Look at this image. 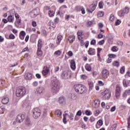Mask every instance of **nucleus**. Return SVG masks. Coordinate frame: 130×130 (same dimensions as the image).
<instances>
[{
    "instance_id": "obj_1",
    "label": "nucleus",
    "mask_w": 130,
    "mask_h": 130,
    "mask_svg": "<svg viewBox=\"0 0 130 130\" xmlns=\"http://www.w3.org/2000/svg\"><path fill=\"white\" fill-rule=\"evenodd\" d=\"M50 86L52 88L51 92L53 94H56L59 91V83L56 78H54L51 80Z\"/></svg>"
},
{
    "instance_id": "obj_2",
    "label": "nucleus",
    "mask_w": 130,
    "mask_h": 130,
    "mask_svg": "<svg viewBox=\"0 0 130 130\" xmlns=\"http://www.w3.org/2000/svg\"><path fill=\"white\" fill-rule=\"evenodd\" d=\"M74 88L76 92L78 94H83V93H86V91H87L86 89V86L82 84L75 85Z\"/></svg>"
},
{
    "instance_id": "obj_3",
    "label": "nucleus",
    "mask_w": 130,
    "mask_h": 130,
    "mask_svg": "<svg viewBox=\"0 0 130 130\" xmlns=\"http://www.w3.org/2000/svg\"><path fill=\"white\" fill-rule=\"evenodd\" d=\"M26 94V88L24 86H19L16 90V95L17 97H23Z\"/></svg>"
},
{
    "instance_id": "obj_4",
    "label": "nucleus",
    "mask_w": 130,
    "mask_h": 130,
    "mask_svg": "<svg viewBox=\"0 0 130 130\" xmlns=\"http://www.w3.org/2000/svg\"><path fill=\"white\" fill-rule=\"evenodd\" d=\"M102 98L103 100H108L111 96V92L109 90H105L102 93Z\"/></svg>"
},
{
    "instance_id": "obj_5",
    "label": "nucleus",
    "mask_w": 130,
    "mask_h": 130,
    "mask_svg": "<svg viewBox=\"0 0 130 130\" xmlns=\"http://www.w3.org/2000/svg\"><path fill=\"white\" fill-rule=\"evenodd\" d=\"M70 77L71 72L68 70L63 71L61 74V78L63 80H67V79H69Z\"/></svg>"
},
{
    "instance_id": "obj_6",
    "label": "nucleus",
    "mask_w": 130,
    "mask_h": 130,
    "mask_svg": "<svg viewBox=\"0 0 130 130\" xmlns=\"http://www.w3.org/2000/svg\"><path fill=\"white\" fill-rule=\"evenodd\" d=\"M41 115V111L38 108H36L33 110V117L37 119Z\"/></svg>"
},
{
    "instance_id": "obj_7",
    "label": "nucleus",
    "mask_w": 130,
    "mask_h": 130,
    "mask_svg": "<svg viewBox=\"0 0 130 130\" xmlns=\"http://www.w3.org/2000/svg\"><path fill=\"white\" fill-rule=\"evenodd\" d=\"M42 47V41H41V40H39L38 44V51H37V54L38 56H41L43 54L42 50H41Z\"/></svg>"
},
{
    "instance_id": "obj_8",
    "label": "nucleus",
    "mask_w": 130,
    "mask_h": 130,
    "mask_svg": "<svg viewBox=\"0 0 130 130\" xmlns=\"http://www.w3.org/2000/svg\"><path fill=\"white\" fill-rule=\"evenodd\" d=\"M50 69V65L48 64L46 66H45L43 69V71L42 72L43 76H47V75H48L49 73V72H50V70H49Z\"/></svg>"
},
{
    "instance_id": "obj_9",
    "label": "nucleus",
    "mask_w": 130,
    "mask_h": 130,
    "mask_svg": "<svg viewBox=\"0 0 130 130\" xmlns=\"http://www.w3.org/2000/svg\"><path fill=\"white\" fill-rule=\"evenodd\" d=\"M25 114L20 113L19 114L16 118L17 122L19 123H21V122H23V121L25 119Z\"/></svg>"
},
{
    "instance_id": "obj_10",
    "label": "nucleus",
    "mask_w": 130,
    "mask_h": 130,
    "mask_svg": "<svg viewBox=\"0 0 130 130\" xmlns=\"http://www.w3.org/2000/svg\"><path fill=\"white\" fill-rule=\"evenodd\" d=\"M96 7H97V2H95L94 3L91 4L90 6L89 9H87V13H93L94 11H95V9H96Z\"/></svg>"
},
{
    "instance_id": "obj_11",
    "label": "nucleus",
    "mask_w": 130,
    "mask_h": 130,
    "mask_svg": "<svg viewBox=\"0 0 130 130\" xmlns=\"http://www.w3.org/2000/svg\"><path fill=\"white\" fill-rule=\"evenodd\" d=\"M29 15L31 18H35L39 15V10L36 9L30 12Z\"/></svg>"
},
{
    "instance_id": "obj_12",
    "label": "nucleus",
    "mask_w": 130,
    "mask_h": 130,
    "mask_svg": "<svg viewBox=\"0 0 130 130\" xmlns=\"http://www.w3.org/2000/svg\"><path fill=\"white\" fill-rule=\"evenodd\" d=\"M121 87L119 85H117L115 89V97L117 99L119 98V96L120 95V93L121 92Z\"/></svg>"
},
{
    "instance_id": "obj_13",
    "label": "nucleus",
    "mask_w": 130,
    "mask_h": 130,
    "mask_svg": "<svg viewBox=\"0 0 130 130\" xmlns=\"http://www.w3.org/2000/svg\"><path fill=\"white\" fill-rule=\"evenodd\" d=\"M109 76V72L108 70L105 69L103 70L102 72V76L104 79H107Z\"/></svg>"
},
{
    "instance_id": "obj_14",
    "label": "nucleus",
    "mask_w": 130,
    "mask_h": 130,
    "mask_svg": "<svg viewBox=\"0 0 130 130\" xmlns=\"http://www.w3.org/2000/svg\"><path fill=\"white\" fill-rule=\"evenodd\" d=\"M62 38H63V37H62V35H61L60 34H59L57 35L56 41V44L57 46L59 45L60 42L62 40Z\"/></svg>"
},
{
    "instance_id": "obj_15",
    "label": "nucleus",
    "mask_w": 130,
    "mask_h": 130,
    "mask_svg": "<svg viewBox=\"0 0 130 130\" xmlns=\"http://www.w3.org/2000/svg\"><path fill=\"white\" fill-rule=\"evenodd\" d=\"M92 106L94 108H98V107L100 106V101L95 99L92 103Z\"/></svg>"
},
{
    "instance_id": "obj_16",
    "label": "nucleus",
    "mask_w": 130,
    "mask_h": 130,
    "mask_svg": "<svg viewBox=\"0 0 130 130\" xmlns=\"http://www.w3.org/2000/svg\"><path fill=\"white\" fill-rule=\"evenodd\" d=\"M76 9L78 12L81 10V13L83 15H85L86 13V11L85 10V8L83 6H77L76 7Z\"/></svg>"
},
{
    "instance_id": "obj_17",
    "label": "nucleus",
    "mask_w": 130,
    "mask_h": 130,
    "mask_svg": "<svg viewBox=\"0 0 130 130\" xmlns=\"http://www.w3.org/2000/svg\"><path fill=\"white\" fill-rule=\"evenodd\" d=\"M24 123L25 125L27 126H30L32 124V122H31V120L29 118V117H27L24 121Z\"/></svg>"
},
{
    "instance_id": "obj_18",
    "label": "nucleus",
    "mask_w": 130,
    "mask_h": 130,
    "mask_svg": "<svg viewBox=\"0 0 130 130\" xmlns=\"http://www.w3.org/2000/svg\"><path fill=\"white\" fill-rule=\"evenodd\" d=\"M9 98L5 96L2 99V102L3 104L6 105V104H8L9 103Z\"/></svg>"
},
{
    "instance_id": "obj_19",
    "label": "nucleus",
    "mask_w": 130,
    "mask_h": 130,
    "mask_svg": "<svg viewBox=\"0 0 130 130\" xmlns=\"http://www.w3.org/2000/svg\"><path fill=\"white\" fill-rule=\"evenodd\" d=\"M25 78L26 80H32V74L30 73H26L24 75Z\"/></svg>"
},
{
    "instance_id": "obj_20",
    "label": "nucleus",
    "mask_w": 130,
    "mask_h": 130,
    "mask_svg": "<svg viewBox=\"0 0 130 130\" xmlns=\"http://www.w3.org/2000/svg\"><path fill=\"white\" fill-rule=\"evenodd\" d=\"M88 53L89 55H94V54L96 53V51H95L94 49L90 48L88 50Z\"/></svg>"
},
{
    "instance_id": "obj_21",
    "label": "nucleus",
    "mask_w": 130,
    "mask_h": 130,
    "mask_svg": "<svg viewBox=\"0 0 130 130\" xmlns=\"http://www.w3.org/2000/svg\"><path fill=\"white\" fill-rule=\"evenodd\" d=\"M83 31L82 30H79L77 32L78 34V39L79 40H81L83 38V37H84L83 34Z\"/></svg>"
},
{
    "instance_id": "obj_22",
    "label": "nucleus",
    "mask_w": 130,
    "mask_h": 130,
    "mask_svg": "<svg viewBox=\"0 0 130 130\" xmlns=\"http://www.w3.org/2000/svg\"><path fill=\"white\" fill-rule=\"evenodd\" d=\"M71 68L72 70H76V61L74 60H72L71 61Z\"/></svg>"
},
{
    "instance_id": "obj_23",
    "label": "nucleus",
    "mask_w": 130,
    "mask_h": 130,
    "mask_svg": "<svg viewBox=\"0 0 130 130\" xmlns=\"http://www.w3.org/2000/svg\"><path fill=\"white\" fill-rule=\"evenodd\" d=\"M26 35V32H25V31L22 30L20 32L19 34V37L21 40H23L24 38H25V36Z\"/></svg>"
},
{
    "instance_id": "obj_24",
    "label": "nucleus",
    "mask_w": 130,
    "mask_h": 130,
    "mask_svg": "<svg viewBox=\"0 0 130 130\" xmlns=\"http://www.w3.org/2000/svg\"><path fill=\"white\" fill-rule=\"evenodd\" d=\"M62 114V112L60 110H56L55 111V115H56L57 117H59Z\"/></svg>"
},
{
    "instance_id": "obj_25",
    "label": "nucleus",
    "mask_w": 130,
    "mask_h": 130,
    "mask_svg": "<svg viewBox=\"0 0 130 130\" xmlns=\"http://www.w3.org/2000/svg\"><path fill=\"white\" fill-rule=\"evenodd\" d=\"M68 40L70 43H73L75 41V36L71 35L69 37Z\"/></svg>"
},
{
    "instance_id": "obj_26",
    "label": "nucleus",
    "mask_w": 130,
    "mask_h": 130,
    "mask_svg": "<svg viewBox=\"0 0 130 130\" xmlns=\"http://www.w3.org/2000/svg\"><path fill=\"white\" fill-rule=\"evenodd\" d=\"M7 20L9 23H13V21H14V16L11 14L9 15L7 18Z\"/></svg>"
},
{
    "instance_id": "obj_27",
    "label": "nucleus",
    "mask_w": 130,
    "mask_h": 130,
    "mask_svg": "<svg viewBox=\"0 0 130 130\" xmlns=\"http://www.w3.org/2000/svg\"><path fill=\"white\" fill-rule=\"evenodd\" d=\"M103 121H102V120H99L97 122V124L95 125L96 128H99V127H100L102 125H103Z\"/></svg>"
},
{
    "instance_id": "obj_28",
    "label": "nucleus",
    "mask_w": 130,
    "mask_h": 130,
    "mask_svg": "<svg viewBox=\"0 0 130 130\" xmlns=\"http://www.w3.org/2000/svg\"><path fill=\"white\" fill-rule=\"evenodd\" d=\"M45 90V89L44 88V87H40L38 89V93H39V94H41V93H43V92H44V90Z\"/></svg>"
},
{
    "instance_id": "obj_29",
    "label": "nucleus",
    "mask_w": 130,
    "mask_h": 130,
    "mask_svg": "<svg viewBox=\"0 0 130 130\" xmlns=\"http://www.w3.org/2000/svg\"><path fill=\"white\" fill-rule=\"evenodd\" d=\"M58 101H59V103L60 104H63V103L64 102V97H63V96L60 97L59 98Z\"/></svg>"
},
{
    "instance_id": "obj_30",
    "label": "nucleus",
    "mask_w": 130,
    "mask_h": 130,
    "mask_svg": "<svg viewBox=\"0 0 130 130\" xmlns=\"http://www.w3.org/2000/svg\"><path fill=\"white\" fill-rule=\"evenodd\" d=\"M67 115H69V114H64L63 115V123H64V124H67V123H68V122L67 121V117L66 116H67Z\"/></svg>"
},
{
    "instance_id": "obj_31",
    "label": "nucleus",
    "mask_w": 130,
    "mask_h": 130,
    "mask_svg": "<svg viewBox=\"0 0 130 130\" xmlns=\"http://www.w3.org/2000/svg\"><path fill=\"white\" fill-rule=\"evenodd\" d=\"M85 69L86 70V71H88V72H90V71H91V70H92V68L91 67V66L89 64H86L85 65Z\"/></svg>"
},
{
    "instance_id": "obj_32",
    "label": "nucleus",
    "mask_w": 130,
    "mask_h": 130,
    "mask_svg": "<svg viewBox=\"0 0 130 130\" xmlns=\"http://www.w3.org/2000/svg\"><path fill=\"white\" fill-rule=\"evenodd\" d=\"M125 14V12H124L123 10H121L120 11L118 12V15L119 17H124Z\"/></svg>"
},
{
    "instance_id": "obj_33",
    "label": "nucleus",
    "mask_w": 130,
    "mask_h": 130,
    "mask_svg": "<svg viewBox=\"0 0 130 130\" xmlns=\"http://www.w3.org/2000/svg\"><path fill=\"white\" fill-rule=\"evenodd\" d=\"M66 115H68V117L70 118V120H74V114L70 113V114H68Z\"/></svg>"
},
{
    "instance_id": "obj_34",
    "label": "nucleus",
    "mask_w": 130,
    "mask_h": 130,
    "mask_svg": "<svg viewBox=\"0 0 130 130\" xmlns=\"http://www.w3.org/2000/svg\"><path fill=\"white\" fill-rule=\"evenodd\" d=\"M88 85L89 86V90H92L93 88H94V84H93V82H88Z\"/></svg>"
},
{
    "instance_id": "obj_35",
    "label": "nucleus",
    "mask_w": 130,
    "mask_h": 130,
    "mask_svg": "<svg viewBox=\"0 0 130 130\" xmlns=\"http://www.w3.org/2000/svg\"><path fill=\"white\" fill-rule=\"evenodd\" d=\"M97 50H98L97 55L99 58L100 57V53L101 52V51L102 50V48H98Z\"/></svg>"
},
{
    "instance_id": "obj_36",
    "label": "nucleus",
    "mask_w": 130,
    "mask_h": 130,
    "mask_svg": "<svg viewBox=\"0 0 130 130\" xmlns=\"http://www.w3.org/2000/svg\"><path fill=\"white\" fill-rule=\"evenodd\" d=\"M116 127H117V124H114L113 125H112V126L110 128V130H116Z\"/></svg>"
},
{
    "instance_id": "obj_37",
    "label": "nucleus",
    "mask_w": 130,
    "mask_h": 130,
    "mask_svg": "<svg viewBox=\"0 0 130 130\" xmlns=\"http://www.w3.org/2000/svg\"><path fill=\"white\" fill-rule=\"evenodd\" d=\"M122 10H123V11H124V13H125L126 14H128V12H129V9H128V7H125Z\"/></svg>"
},
{
    "instance_id": "obj_38",
    "label": "nucleus",
    "mask_w": 130,
    "mask_h": 130,
    "mask_svg": "<svg viewBox=\"0 0 130 130\" xmlns=\"http://www.w3.org/2000/svg\"><path fill=\"white\" fill-rule=\"evenodd\" d=\"M99 17H103L104 16V12L103 11H100L98 14Z\"/></svg>"
},
{
    "instance_id": "obj_39",
    "label": "nucleus",
    "mask_w": 130,
    "mask_h": 130,
    "mask_svg": "<svg viewBox=\"0 0 130 130\" xmlns=\"http://www.w3.org/2000/svg\"><path fill=\"white\" fill-rule=\"evenodd\" d=\"M113 64L114 67H118L119 66V62L118 61H115L113 63Z\"/></svg>"
},
{
    "instance_id": "obj_40",
    "label": "nucleus",
    "mask_w": 130,
    "mask_h": 130,
    "mask_svg": "<svg viewBox=\"0 0 130 130\" xmlns=\"http://www.w3.org/2000/svg\"><path fill=\"white\" fill-rule=\"evenodd\" d=\"M49 16L50 17H53V16H54V13H53V11H49Z\"/></svg>"
},
{
    "instance_id": "obj_41",
    "label": "nucleus",
    "mask_w": 130,
    "mask_h": 130,
    "mask_svg": "<svg viewBox=\"0 0 130 130\" xmlns=\"http://www.w3.org/2000/svg\"><path fill=\"white\" fill-rule=\"evenodd\" d=\"M112 50L114 52L118 51V48H117V47L116 46H113L112 48Z\"/></svg>"
},
{
    "instance_id": "obj_42",
    "label": "nucleus",
    "mask_w": 130,
    "mask_h": 130,
    "mask_svg": "<svg viewBox=\"0 0 130 130\" xmlns=\"http://www.w3.org/2000/svg\"><path fill=\"white\" fill-rule=\"evenodd\" d=\"M77 95L75 94H72L71 99L73 100H77Z\"/></svg>"
},
{
    "instance_id": "obj_43",
    "label": "nucleus",
    "mask_w": 130,
    "mask_h": 130,
    "mask_svg": "<svg viewBox=\"0 0 130 130\" xmlns=\"http://www.w3.org/2000/svg\"><path fill=\"white\" fill-rule=\"evenodd\" d=\"M123 84L124 87H127V86H128L127 81H126L125 80H124L123 81Z\"/></svg>"
},
{
    "instance_id": "obj_44",
    "label": "nucleus",
    "mask_w": 130,
    "mask_h": 130,
    "mask_svg": "<svg viewBox=\"0 0 130 130\" xmlns=\"http://www.w3.org/2000/svg\"><path fill=\"white\" fill-rule=\"evenodd\" d=\"M115 17H114V15L111 14L110 16V20L111 21V22H113V20H114Z\"/></svg>"
},
{
    "instance_id": "obj_45",
    "label": "nucleus",
    "mask_w": 130,
    "mask_h": 130,
    "mask_svg": "<svg viewBox=\"0 0 130 130\" xmlns=\"http://www.w3.org/2000/svg\"><path fill=\"white\" fill-rule=\"evenodd\" d=\"M54 54H56V55H60L61 54V51L60 50H57L55 52Z\"/></svg>"
},
{
    "instance_id": "obj_46",
    "label": "nucleus",
    "mask_w": 130,
    "mask_h": 130,
    "mask_svg": "<svg viewBox=\"0 0 130 130\" xmlns=\"http://www.w3.org/2000/svg\"><path fill=\"white\" fill-rule=\"evenodd\" d=\"M115 57H116V55H115L114 54H110L109 55L110 58H115Z\"/></svg>"
},
{
    "instance_id": "obj_47",
    "label": "nucleus",
    "mask_w": 130,
    "mask_h": 130,
    "mask_svg": "<svg viewBox=\"0 0 130 130\" xmlns=\"http://www.w3.org/2000/svg\"><path fill=\"white\" fill-rule=\"evenodd\" d=\"M87 27H90V26H92L93 25V21H89L87 22Z\"/></svg>"
},
{
    "instance_id": "obj_48",
    "label": "nucleus",
    "mask_w": 130,
    "mask_h": 130,
    "mask_svg": "<svg viewBox=\"0 0 130 130\" xmlns=\"http://www.w3.org/2000/svg\"><path fill=\"white\" fill-rule=\"evenodd\" d=\"M125 70L124 67H122L120 70V74H123Z\"/></svg>"
},
{
    "instance_id": "obj_49",
    "label": "nucleus",
    "mask_w": 130,
    "mask_h": 130,
    "mask_svg": "<svg viewBox=\"0 0 130 130\" xmlns=\"http://www.w3.org/2000/svg\"><path fill=\"white\" fill-rule=\"evenodd\" d=\"M85 113L86 114V115H91V114H92V113L91 112V111L87 110L85 111Z\"/></svg>"
},
{
    "instance_id": "obj_50",
    "label": "nucleus",
    "mask_w": 130,
    "mask_h": 130,
    "mask_svg": "<svg viewBox=\"0 0 130 130\" xmlns=\"http://www.w3.org/2000/svg\"><path fill=\"white\" fill-rule=\"evenodd\" d=\"M127 92H126V90H125L122 94V97L125 98L127 96Z\"/></svg>"
},
{
    "instance_id": "obj_51",
    "label": "nucleus",
    "mask_w": 130,
    "mask_h": 130,
    "mask_svg": "<svg viewBox=\"0 0 130 130\" xmlns=\"http://www.w3.org/2000/svg\"><path fill=\"white\" fill-rule=\"evenodd\" d=\"M94 113L95 116H98V115H99V114L100 113V112H99V110H96L94 111Z\"/></svg>"
},
{
    "instance_id": "obj_52",
    "label": "nucleus",
    "mask_w": 130,
    "mask_h": 130,
    "mask_svg": "<svg viewBox=\"0 0 130 130\" xmlns=\"http://www.w3.org/2000/svg\"><path fill=\"white\" fill-rule=\"evenodd\" d=\"M103 3H102L101 2L99 3V7L100 9L103 8Z\"/></svg>"
},
{
    "instance_id": "obj_53",
    "label": "nucleus",
    "mask_w": 130,
    "mask_h": 130,
    "mask_svg": "<svg viewBox=\"0 0 130 130\" xmlns=\"http://www.w3.org/2000/svg\"><path fill=\"white\" fill-rule=\"evenodd\" d=\"M90 44L91 45H95V44H96V40H91L90 42Z\"/></svg>"
},
{
    "instance_id": "obj_54",
    "label": "nucleus",
    "mask_w": 130,
    "mask_h": 130,
    "mask_svg": "<svg viewBox=\"0 0 130 130\" xmlns=\"http://www.w3.org/2000/svg\"><path fill=\"white\" fill-rule=\"evenodd\" d=\"M32 85L34 87H37L38 86V82L35 81L33 82Z\"/></svg>"
},
{
    "instance_id": "obj_55",
    "label": "nucleus",
    "mask_w": 130,
    "mask_h": 130,
    "mask_svg": "<svg viewBox=\"0 0 130 130\" xmlns=\"http://www.w3.org/2000/svg\"><path fill=\"white\" fill-rule=\"evenodd\" d=\"M76 115H78V116H81V115H82V112L81 110H79L77 112Z\"/></svg>"
},
{
    "instance_id": "obj_56",
    "label": "nucleus",
    "mask_w": 130,
    "mask_h": 130,
    "mask_svg": "<svg viewBox=\"0 0 130 130\" xmlns=\"http://www.w3.org/2000/svg\"><path fill=\"white\" fill-rule=\"evenodd\" d=\"M117 45H119V46H122V45H123V43L121 41H118L117 42Z\"/></svg>"
},
{
    "instance_id": "obj_57",
    "label": "nucleus",
    "mask_w": 130,
    "mask_h": 130,
    "mask_svg": "<svg viewBox=\"0 0 130 130\" xmlns=\"http://www.w3.org/2000/svg\"><path fill=\"white\" fill-rule=\"evenodd\" d=\"M31 24L32 27H36V26H37V23H36L35 21H32Z\"/></svg>"
},
{
    "instance_id": "obj_58",
    "label": "nucleus",
    "mask_w": 130,
    "mask_h": 130,
    "mask_svg": "<svg viewBox=\"0 0 130 130\" xmlns=\"http://www.w3.org/2000/svg\"><path fill=\"white\" fill-rule=\"evenodd\" d=\"M5 111V109L3 108H0V114H3Z\"/></svg>"
},
{
    "instance_id": "obj_59",
    "label": "nucleus",
    "mask_w": 130,
    "mask_h": 130,
    "mask_svg": "<svg viewBox=\"0 0 130 130\" xmlns=\"http://www.w3.org/2000/svg\"><path fill=\"white\" fill-rule=\"evenodd\" d=\"M9 38H10V39H15V35H14L13 34H11L9 36Z\"/></svg>"
},
{
    "instance_id": "obj_60",
    "label": "nucleus",
    "mask_w": 130,
    "mask_h": 130,
    "mask_svg": "<svg viewBox=\"0 0 130 130\" xmlns=\"http://www.w3.org/2000/svg\"><path fill=\"white\" fill-rule=\"evenodd\" d=\"M103 28V24L100 23H99V29H102Z\"/></svg>"
},
{
    "instance_id": "obj_61",
    "label": "nucleus",
    "mask_w": 130,
    "mask_h": 130,
    "mask_svg": "<svg viewBox=\"0 0 130 130\" xmlns=\"http://www.w3.org/2000/svg\"><path fill=\"white\" fill-rule=\"evenodd\" d=\"M120 23H121V21H120V20H117L115 22L116 26L119 25V24H120Z\"/></svg>"
},
{
    "instance_id": "obj_62",
    "label": "nucleus",
    "mask_w": 130,
    "mask_h": 130,
    "mask_svg": "<svg viewBox=\"0 0 130 130\" xmlns=\"http://www.w3.org/2000/svg\"><path fill=\"white\" fill-rule=\"evenodd\" d=\"M104 42H105L104 40H102V41H100L99 42V44L100 45H102V44H104Z\"/></svg>"
},
{
    "instance_id": "obj_63",
    "label": "nucleus",
    "mask_w": 130,
    "mask_h": 130,
    "mask_svg": "<svg viewBox=\"0 0 130 130\" xmlns=\"http://www.w3.org/2000/svg\"><path fill=\"white\" fill-rule=\"evenodd\" d=\"M98 38H99V39H100L101 38H103V35L102 34H100L98 35Z\"/></svg>"
},
{
    "instance_id": "obj_64",
    "label": "nucleus",
    "mask_w": 130,
    "mask_h": 130,
    "mask_svg": "<svg viewBox=\"0 0 130 130\" xmlns=\"http://www.w3.org/2000/svg\"><path fill=\"white\" fill-rule=\"evenodd\" d=\"M98 83L100 86H104V83L102 81H99Z\"/></svg>"
}]
</instances>
